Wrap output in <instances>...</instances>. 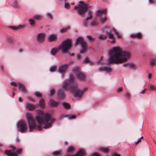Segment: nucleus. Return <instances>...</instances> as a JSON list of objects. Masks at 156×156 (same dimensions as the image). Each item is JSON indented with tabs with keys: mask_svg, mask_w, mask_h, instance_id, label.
<instances>
[{
	"mask_svg": "<svg viewBox=\"0 0 156 156\" xmlns=\"http://www.w3.org/2000/svg\"><path fill=\"white\" fill-rule=\"evenodd\" d=\"M73 74L69 76V79L66 80L62 86L65 90L70 89L73 92L75 97L80 98L84 93V91L87 90V87H84L83 90H80L77 86L73 84L74 77L76 76L77 78L83 81L85 78V75L82 72L79 67H76L73 69Z\"/></svg>",
	"mask_w": 156,
	"mask_h": 156,
	"instance_id": "f257e3e1",
	"label": "nucleus"
},
{
	"mask_svg": "<svg viewBox=\"0 0 156 156\" xmlns=\"http://www.w3.org/2000/svg\"><path fill=\"white\" fill-rule=\"evenodd\" d=\"M130 56L129 52L122 51L119 47H114L109 52L107 64L110 65L112 63H122L127 60Z\"/></svg>",
	"mask_w": 156,
	"mask_h": 156,
	"instance_id": "f03ea898",
	"label": "nucleus"
},
{
	"mask_svg": "<svg viewBox=\"0 0 156 156\" xmlns=\"http://www.w3.org/2000/svg\"><path fill=\"white\" fill-rule=\"evenodd\" d=\"M35 119L38 124L42 125L43 128L45 129L50 127L55 120L50 113H45L42 110L38 112Z\"/></svg>",
	"mask_w": 156,
	"mask_h": 156,
	"instance_id": "7ed1b4c3",
	"label": "nucleus"
},
{
	"mask_svg": "<svg viewBox=\"0 0 156 156\" xmlns=\"http://www.w3.org/2000/svg\"><path fill=\"white\" fill-rule=\"evenodd\" d=\"M26 119L29 126V131L31 132L33 130L37 128V129L41 130L42 129V127L41 125L36 126L34 120L33 119V115L28 113L26 115Z\"/></svg>",
	"mask_w": 156,
	"mask_h": 156,
	"instance_id": "20e7f679",
	"label": "nucleus"
},
{
	"mask_svg": "<svg viewBox=\"0 0 156 156\" xmlns=\"http://www.w3.org/2000/svg\"><path fill=\"white\" fill-rule=\"evenodd\" d=\"M71 40L68 38L63 41L61 44L59 46V48L61 50L63 53H67L72 47Z\"/></svg>",
	"mask_w": 156,
	"mask_h": 156,
	"instance_id": "39448f33",
	"label": "nucleus"
},
{
	"mask_svg": "<svg viewBox=\"0 0 156 156\" xmlns=\"http://www.w3.org/2000/svg\"><path fill=\"white\" fill-rule=\"evenodd\" d=\"M79 3L81 5L75 6L74 9L75 10L78 9L77 13L80 16L84 15V12L87 10L88 8V6L87 4L84 3L83 1H80Z\"/></svg>",
	"mask_w": 156,
	"mask_h": 156,
	"instance_id": "423d86ee",
	"label": "nucleus"
},
{
	"mask_svg": "<svg viewBox=\"0 0 156 156\" xmlns=\"http://www.w3.org/2000/svg\"><path fill=\"white\" fill-rule=\"evenodd\" d=\"M71 63H73V62H70L68 63L61 65L59 66L58 69V72L62 75H63L66 72V69L71 65Z\"/></svg>",
	"mask_w": 156,
	"mask_h": 156,
	"instance_id": "0eeeda50",
	"label": "nucleus"
},
{
	"mask_svg": "<svg viewBox=\"0 0 156 156\" xmlns=\"http://www.w3.org/2000/svg\"><path fill=\"white\" fill-rule=\"evenodd\" d=\"M17 127L19 128V131L20 132H23L27 129V126L26 123L23 121L19 122L17 125Z\"/></svg>",
	"mask_w": 156,
	"mask_h": 156,
	"instance_id": "6e6552de",
	"label": "nucleus"
},
{
	"mask_svg": "<svg viewBox=\"0 0 156 156\" xmlns=\"http://www.w3.org/2000/svg\"><path fill=\"white\" fill-rule=\"evenodd\" d=\"M88 14L89 16L86 17L83 22V25L85 27H87L88 26V21L89 20L91 19L92 17L93 13L91 11H89L88 12Z\"/></svg>",
	"mask_w": 156,
	"mask_h": 156,
	"instance_id": "1a4fd4ad",
	"label": "nucleus"
},
{
	"mask_svg": "<svg viewBox=\"0 0 156 156\" xmlns=\"http://www.w3.org/2000/svg\"><path fill=\"white\" fill-rule=\"evenodd\" d=\"M105 34H106L105 35L106 37H108L109 39H113L111 42L112 43H114L115 41V38L111 31L105 30Z\"/></svg>",
	"mask_w": 156,
	"mask_h": 156,
	"instance_id": "9d476101",
	"label": "nucleus"
},
{
	"mask_svg": "<svg viewBox=\"0 0 156 156\" xmlns=\"http://www.w3.org/2000/svg\"><path fill=\"white\" fill-rule=\"evenodd\" d=\"M99 70L101 71H105L107 73L111 72L112 71V68L107 66L100 67L98 68Z\"/></svg>",
	"mask_w": 156,
	"mask_h": 156,
	"instance_id": "9b49d317",
	"label": "nucleus"
},
{
	"mask_svg": "<svg viewBox=\"0 0 156 156\" xmlns=\"http://www.w3.org/2000/svg\"><path fill=\"white\" fill-rule=\"evenodd\" d=\"M45 34L44 33H40L37 36V40L40 42L43 41L45 39Z\"/></svg>",
	"mask_w": 156,
	"mask_h": 156,
	"instance_id": "f8f14e48",
	"label": "nucleus"
},
{
	"mask_svg": "<svg viewBox=\"0 0 156 156\" xmlns=\"http://www.w3.org/2000/svg\"><path fill=\"white\" fill-rule=\"evenodd\" d=\"M59 103V102L55 101L53 100L50 99L49 105L51 107H56L58 105Z\"/></svg>",
	"mask_w": 156,
	"mask_h": 156,
	"instance_id": "ddd939ff",
	"label": "nucleus"
},
{
	"mask_svg": "<svg viewBox=\"0 0 156 156\" xmlns=\"http://www.w3.org/2000/svg\"><path fill=\"white\" fill-rule=\"evenodd\" d=\"M12 150L14 153L15 154L14 156H18L19 154H21L22 152V149L19 148L17 150L16 148L14 147H12Z\"/></svg>",
	"mask_w": 156,
	"mask_h": 156,
	"instance_id": "4468645a",
	"label": "nucleus"
},
{
	"mask_svg": "<svg viewBox=\"0 0 156 156\" xmlns=\"http://www.w3.org/2000/svg\"><path fill=\"white\" fill-rule=\"evenodd\" d=\"M82 49V50L80 52V53L81 54H84L86 50L87 44L85 41L83 43L81 44Z\"/></svg>",
	"mask_w": 156,
	"mask_h": 156,
	"instance_id": "2eb2a0df",
	"label": "nucleus"
},
{
	"mask_svg": "<svg viewBox=\"0 0 156 156\" xmlns=\"http://www.w3.org/2000/svg\"><path fill=\"white\" fill-rule=\"evenodd\" d=\"M57 39V35L53 34H50L48 37V40L49 42H51Z\"/></svg>",
	"mask_w": 156,
	"mask_h": 156,
	"instance_id": "dca6fc26",
	"label": "nucleus"
},
{
	"mask_svg": "<svg viewBox=\"0 0 156 156\" xmlns=\"http://www.w3.org/2000/svg\"><path fill=\"white\" fill-rule=\"evenodd\" d=\"M18 87L19 90L22 92H25L26 91V89L24 84L19 83Z\"/></svg>",
	"mask_w": 156,
	"mask_h": 156,
	"instance_id": "f3484780",
	"label": "nucleus"
},
{
	"mask_svg": "<svg viewBox=\"0 0 156 156\" xmlns=\"http://www.w3.org/2000/svg\"><path fill=\"white\" fill-rule=\"evenodd\" d=\"M60 50V49L59 46L57 48H53L51 50V53L52 55L54 56Z\"/></svg>",
	"mask_w": 156,
	"mask_h": 156,
	"instance_id": "a211bd4d",
	"label": "nucleus"
},
{
	"mask_svg": "<svg viewBox=\"0 0 156 156\" xmlns=\"http://www.w3.org/2000/svg\"><path fill=\"white\" fill-rule=\"evenodd\" d=\"M57 96L61 99H64L65 97L64 92L60 90H58Z\"/></svg>",
	"mask_w": 156,
	"mask_h": 156,
	"instance_id": "6ab92c4d",
	"label": "nucleus"
},
{
	"mask_svg": "<svg viewBox=\"0 0 156 156\" xmlns=\"http://www.w3.org/2000/svg\"><path fill=\"white\" fill-rule=\"evenodd\" d=\"M75 147H73L70 146L66 149V151L68 153V156H71V152L74 150Z\"/></svg>",
	"mask_w": 156,
	"mask_h": 156,
	"instance_id": "aec40b11",
	"label": "nucleus"
},
{
	"mask_svg": "<svg viewBox=\"0 0 156 156\" xmlns=\"http://www.w3.org/2000/svg\"><path fill=\"white\" fill-rule=\"evenodd\" d=\"M107 11L106 9H103L102 10H97L95 12V15L96 16H100L103 13L106 12Z\"/></svg>",
	"mask_w": 156,
	"mask_h": 156,
	"instance_id": "412c9836",
	"label": "nucleus"
},
{
	"mask_svg": "<svg viewBox=\"0 0 156 156\" xmlns=\"http://www.w3.org/2000/svg\"><path fill=\"white\" fill-rule=\"evenodd\" d=\"M123 66L124 67H128L129 68H132V69H134L135 68V65L133 63H125L123 64Z\"/></svg>",
	"mask_w": 156,
	"mask_h": 156,
	"instance_id": "4be33fe9",
	"label": "nucleus"
},
{
	"mask_svg": "<svg viewBox=\"0 0 156 156\" xmlns=\"http://www.w3.org/2000/svg\"><path fill=\"white\" fill-rule=\"evenodd\" d=\"M84 41V40L82 37H79L76 39L75 44H81L83 43Z\"/></svg>",
	"mask_w": 156,
	"mask_h": 156,
	"instance_id": "5701e85b",
	"label": "nucleus"
},
{
	"mask_svg": "<svg viewBox=\"0 0 156 156\" xmlns=\"http://www.w3.org/2000/svg\"><path fill=\"white\" fill-rule=\"evenodd\" d=\"M26 106L29 110H34L35 108V106L31 104H26Z\"/></svg>",
	"mask_w": 156,
	"mask_h": 156,
	"instance_id": "b1692460",
	"label": "nucleus"
},
{
	"mask_svg": "<svg viewBox=\"0 0 156 156\" xmlns=\"http://www.w3.org/2000/svg\"><path fill=\"white\" fill-rule=\"evenodd\" d=\"M62 105L65 109H70L71 108L70 105L66 102H63L62 103Z\"/></svg>",
	"mask_w": 156,
	"mask_h": 156,
	"instance_id": "393cba45",
	"label": "nucleus"
},
{
	"mask_svg": "<svg viewBox=\"0 0 156 156\" xmlns=\"http://www.w3.org/2000/svg\"><path fill=\"white\" fill-rule=\"evenodd\" d=\"M13 38L11 36H8L6 39V41L9 43H12L13 42Z\"/></svg>",
	"mask_w": 156,
	"mask_h": 156,
	"instance_id": "a878e982",
	"label": "nucleus"
},
{
	"mask_svg": "<svg viewBox=\"0 0 156 156\" xmlns=\"http://www.w3.org/2000/svg\"><path fill=\"white\" fill-rule=\"evenodd\" d=\"M130 36L134 38V37H136L138 38H140L142 37V34L140 33L132 34Z\"/></svg>",
	"mask_w": 156,
	"mask_h": 156,
	"instance_id": "bb28decb",
	"label": "nucleus"
},
{
	"mask_svg": "<svg viewBox=\"0 0 156 156\" xmlns=\"http://www.w3.org/2000/svg\"><path fill=\"white\" fill-rule=\"evenodd\" d=\"M39 106L41 108H44L45 106L44 101L43 99H41L39 103Z\"/></svg>",
	"mask_w": 156,
	"mask_h": 156,
	"instance_id": "cd10ccee",
	"label": "nucleus"
},
{
	"mask_svg": "<svg viewBox=\"0 0 156 156\" xmlns=\"http://www.w3.org/2000/svg\"><path fill=\"white\" fill-rule=\"evenodd\" d=\"M23 27V25L22 26H19L18 27L16 26H11L9 27V28H11L13 30H18L20 28H21Z\"/></svg>",
	"mask_w": 156,
	"mask_h": 156,
	"instance_id": "c85d7f7f",
	"label": "nucleus"
},
{
	"mask_svg": "<svg viewBox=\"0 0 156 156\" xmlns=\"http://www.w3.org/2000/svg\"><path fill=\"white\" fill-rule=\"evenodd\" d=\"M100 151L103 153H107L109 149L108 148L102 147L99 148Z\"/></svg>",
	"mask_w": 156,
	"mask_h": 156,
	"instance_id": "c756f323",
	"label": "nucleus"
},
{
	"mask_svg": "<svg viewBox=\"0 0 156 156\" xmlns=\"http://www.w3.org/2000/svg\"><path fill=\"white\" fill-rule=\"evenodd\" d=\"M42 18V16L40 14L35 15L33 17V18L38 20H40Z\"/></svg>",
	"mask_w": 156,
	"mask_h": 156,
	"instance_id": "7c9ffc66",
	"label": "nucleus"
},
{
	"mask_svg": "<svg viewBox=\"0 0 156 156\" xmlns=\"http://www.w3.org/2000/svg\"><path fill=\"white\" fill-rule=\"evenodd\" d=\"M62 152V150H59L58 151H54L52 152V154L54 155H60L61 154V153Z\"/></svg>",
	"mask_w": 156,
	"mask_h": 156,
	"instance_id": "2f4dec72",
	"label": "nucleus"
},
{
	"mask_svg": "<svg viewBox=\"0 0 156 156\" xmlns=\"http://www.w3.org/2000/svg\"><path fill=\"white\" fill-rule=\"evenodd\" d=\"M156 63V58H154L152 59L150 61V65L153 66Z\"/></svg>",
	"mask_w": 156,
	"mask_h": 156,
	"instance_id": "473e14b6",
	"label": "nucleus"
},
{
	"mask_svg": "<svg viewBox=\"0 0 156 156\" xmlns=\"http://www.w3.org/2000/svg\"><path fill=\"white\" fill-rule=\"evenodd\" d=\"M57 69V67L55 66H52L50 67L49 68L50 72H55Z\"/></svg>",
	"mask_w": 156,
	"mask_h": 156,
	"instance_id": "72a5a7b5",
	"label": "nucleus"
},
{
	"mask_svg": "<svg viewBox=\"0 0 156 156\" xmlns=\"http://www.w3.org/2000/svg\"><path fill=\"white\" fill-rule=\"evenodd\" d=\"M76 114L71 115H67V117L68 118V119H74L76 118Z\"/></svg>",
	"mask_w": 156,
	"mask_h": 156,
	"instance_id": "f704fd0d",
	"label": "nucleus"
},
{
	"mask_svg": "<svg viewBox=\"0 0 156 156\" xmlns=\"http://www.w3.org/2000/svg\"><path fill=\"white\" fill-rule=\"evenodd\" d=\"M69 29V27H65V28H62L60 30V32L61 33H63L64 32H65L68 31Z\"/></svg>",
	"mask_w": 156,
	"mask_h": 156,
	"instance_id": "c9c22d12",
	"label": "nucleus"
},
{
	"mask_svg": "<svg viewBox=\"0 0 156 156\" xmlns=\"http://www.w3.org/2000/svg\"><path fill=\"white\" fill-rule=\"evenodd\" d=\"M12 5L13 7L16 8H18L20 6V5L18 4V2L17 1H15L14 2Z\"/></svg>",
	"mask_w": 156,
	"mask_h": 156,
	"instance_id": "e433bc0d",
	"label": "nucleus"
},
{
	"mask_svg": "<svg viewBox=\"0 0 156 156\" xmlns=\"http://www.w3.org/2000/svg\"><path fill=\"white\" fill-rule=\"evenodd\" d=\"M34 94L37 98H42V95L39 92H34Z\"/></svg>",
	"mask_w": 156,
	"mask_h": 156,
	"instance_id": "4c0bfd02",
	"label": "nucleus"
},
{
	"mask_svg": "<svg viewBox=\"0 0 156 156\" xmlns=\"http://www.w3.org/2000/svg\"><path fill=\"white\" fill-rule=\"evenodd\" d=\"M98 25V23L97 21L94 20L92 21L91 23V25L92 27H94V26H97Z\"/></svg>",
	"mask_w": 156,
	"mask_h": 156,
	"instance_id": "58836bf2",
	"label": "nucleus"
},
{
	"mask_svg": "<svg viewBox=\"0 0 156 156\" xmlns=\"http://www.w3.org/2000/svg\"><path fill=\"white\" fill-rule=\"evenodd\" d=\"M46 15L47 17L51 19H52L53 18V15L50 12H47L46 13Z\"/></svg>",
	"mask_w": 156,
	"mask_h": 156,
	"instance_id": "ea45409f",
	"label": "nucleus"
},
{
	"mask_svg": "<svg viewBox=\"0 0 156 156\" xmlns=\"http://www.w3.org/2000/svg\"><path fill=\"white\" fill-rule=\"evenodd\" d=\"M85 151L84 150H80L77 153L80 156H83L84 155Z\"/></svg>",
	"mask_w": 156,
	"mask_h": 156,
	"instance_id": "a19ab883",
	"label": "nucleus"
},
{
	"mask_svg": "<svg viewBox=\"0 0 156 156\" xmlns=\"http://www.w3.org/2000/svg\"><path fill=\"white\" fill-rule=\"evenodd\" d=\"M107 21V17L105 16L104 18H102L100 20V22L104 24L105 22Z\"/></svg>",
	"mask_w": 156,
	"mask_h": 156,
	"instance_id": "79ce46f5",
	"label": "nucleus"
},
{
	"mask_svg": "<svg viewBox=\"0 0 156 156\" xmlns=\"http://www.w3.org/2000/svg\"><path fill=\"white\" fill-rule=\"evenodd\" d=\"M50 94L51 96H52L55 94V91L54 88H51L50 90Z\"/></svg>",
	"mask_w": 156,
	"mask_h": 156,
	"instance_id": "37998d69",
	"label": "nucleus"
},
{
	"mask_svg": "<svg viewBox=\"0 0 156 156\" xmlns=\"http://www.w3.org/2000/svg\"><path fill=\"white\" fill-rule=\"evenodd\" d=\"M98 38L99 39L101 40L105 39L107 38L106 35H103L102 34L100 35Z\"/></svg>",
	"mask_w": 156,
	"mask_h": 156,
	"instance_id": "c03bdc74",
	"label": "nucleus"
},
{
	"mask_svg": "<svg viewBox=\"0 0 156 156\" xmlns=\"http://www.w3.org/2000/svg\"><path fill=\"white\" fill-rule=\"evenodd\" d=\"M111 155L112 156H121L120 154H118L115 152H112L111 153Z\"/></svg>",
	"mask_w": 156,
	"mask_h": 156,
	"instance_id": "a18cd8bd",
	"label": "nucleus"
},
{
	"mask_svg": "<svg viewBox=\"0 0 156 156\" xmlns=\"http://www.w3.org/2000/svg\"><path fill=\"white\" fill-rule=\"evenodd\" d=\"M84 61L85 62H88L90 64V65H92L93 64V62H90L89 61V59L88 58H85L84 60Z\"/></svg>",
	"mask_w": 156,
	"mask_h": 156,
	"instance_id": "49530a36",
	"label": "nucleus"
},
{
	"mask_svg": "<svg viewBox=\"0 0 156 156\" xmlns=\"http://www.w3.org/2000/svg\"><path fill=\"white\" fill-rule=\"evenodd\" d=\"M87 37L90 41H93L94 40V38L91 35H87Z\"/></svg>",
	"mask_w": 156,
	"mask_h": 156,
	"instance_id": "de8ad7c7",
	"label": "nucleus"
},
{
	"mask_svg": "<svg viewBox=\"0 0 156 156\" xmlns=\"http://www.w3.org/2000/svg\"><path fill=\"white\" fill-rule=\"evenodd\" d=\"M10 84L12 86H13L15 87L16 86H18V83H16L14 81H12L10 83Z\"/></svg>",
	"mask_w": 156,
	"mask_h": 156,
	"instance_id": "09e8293b",
	"label": "nucleus"
},
{
	"mask_svg": "<svg viewBox=\"0 0 156 156\" xmlns=\"http://www.w3.org/2000/svg\"><path fill=\"white\" fill-rule=\"evenodd\" d=\"M64 7L66 9H69L70 8V5L69 3H68L66 2L65 4Z\"/></svg>",
	"mask_w": 156,
	"mask_h": 156,
	"instance_id": "8fccbe9b",
	"label": "nucleus"
},
{
	"mask_svg": "<svg viewBox=\"0 0 156 156\" xmlns=\"http://www.w3.org/2000/svg\"><path fill=\"white\" fill-rule=\"evenodd\" d=\"M151 90H155L156 88L152 85L151 84L149 87Z\"/></svg>",
	"mask_w": 156,
	"mask_h": 156,
	"instance_id": "3c124183",
	"label": "nucleus"
},
{
	"mask_svg": "<svg viewBox=\"0 0 156 156\" xmlns=\"http://www.w3.org/2000/svg\"><path fill=\"white\" fill-rule=\"evenodd\" d=\"M29 22L31 25H33L35 23L34 20L33 19H30L29 20Z\"/></svg>",
	"mask_w": 156,
	"mask_h": 156,
	"instance_id": "603ef678",
	"label": "nucleus"
},
{
	"mask_svg": "<svg viewBox=\"0 0 156 156\" xmlns=\"http://www.w3.org/2000/svg\"><path fill=\"white\" fill-rule=\"evenodd\" d=\"M123 88L122 87H119L117 90V92H119L122 91Z\"/></svg>",
	"mask_w": 156,
	"mask_h": 156,
	"instance_id": "864d4df0",
	"label": "nucleus"
},
{
	"mask_svg": "<svg viewBox=\"0 0 156 156\" xmlns=\"http://www.w3.org/2000/svg\"><path fill=\"white\" fill-rule=\"evenodd\" d=\"M109 28L110 27L108 26H106L105 27V28L102 31H104V32H105V31H108V29H109Z\"/></svg>",
	"mask_w": 156,
	"mask_h": 156,
	"instance_id": "5fc2aeb1",
	"label": "nucleus"
},
{
	"mask_svg": "<svg viewBox=\"0 0 156 156\" xmlns=\"http://www.w3.org/2000/svg\"><path fill=\"white\" fill-rule=\"evenodd\" d=\"M90 156H101L100 155L97 153H94Z\"/></svg>",
	"mask_w": 156,
	"mask_h": 156,
	"instance_id": "6e6d98bb",
	"label": "nucleus"
},
{
	"mask_svg": "<svg viewBox=\"0 0 156 156\" xmlns=\"http://www.w3.org/2000/svg\"><path fill=\"white\" fill-rule=\"evenodd\" d=\"M61 118L67 117V115L62 114L60 115Z\"/></svg>",
	"mask_w": 156,
	"mask_h": 156,
	"instance_id": "4d7b16f0",
	"label": "nucleus"
},
{
	"mask_svg": "<svg viewBox=\"0 0 156 156\" xmlns=\"http://www.w3.org/2000/svg\"><path fill=\"white\" fill-rule=\"evenodd\" d=\"M113 31H114V33H115L116 35L118 34H119V33L118 32L117 30L115 29L114 28L113 29Z\"/></svg>",
	"mask_w": 156,
	"mask_h": 156,
	"instance_id": "13d9d810",
	"label": "nucleus"
},
{
	"mask_svg": "<svg viewBox=\"0 0 156 156\" xmlns=\"http://www.w3.org/2000/svg\"><path fill=\"white\" fill-rule=\"evenodd\" d=\"M146 90H147V89H145L143 90L142 91V92H140V93L142 94H144L145 93V92H146Z\"/></svg>",
	"mask_w": 156,
	"mask_h": 156,
	"instance_id": "bf43d9fd",
	"label": "nucleus"
},
{
	"mask_svg": "<svg viewBox=\"0 0 156 156\" xmlns=\"http://www.w3.org/2000/svg\"><path fill=\"white\" fill-rule=\"evenodd\" d=\"M126 97L128 98H129V97H130V95H129V94L128 93V92H127L126 94Z\"/></svg>",
	"mask_w": 156,
	"mask_h": 156,
	"instance_id": "052dcab7",
	"label": "nucleus"
},
{
	"mask_svg": "<svg viewBox=\"0 0 156 156\" xmlns=\"http://www.w3.org/2000/svg\"><path fill=\"white\" fill-rule=\"evenodd\" d=\"M151 73H149L148 75V78L149 79H150L151 78Z\"/></svg>",
	"mask_w": 156,
	"mask_h": 156,
	"instance_id": "680f3d73",
	"label": "nucleus"
},
{
	"mask_svg": "<svg viewBox=\"0 0 156 156\" xmlns=\"http://www.w3.org/2000/svg\"><path fill=\"white\" fill-rule=\"evenodd\" d=\"M116 36L118 38H121L122 37V35L119 34V33L117 34Z\"/></svg>",
	"mask_w": 156,
	"mask_h": 156,
	"instance_id": "e2e57ef3",
	"label": "nucleus"
},
{
	"mask_svg": "<svg viewBox=\"0 0 156 156\" xmlns=\"http://www.w3.org/2000/svg\"><path fill=\"white\" fill-rule=\"evenodd\" d=\"M18 100L19 102H21L23 101V100L22 98L20 97L19 98Z\"/></svg>",
	"mask_w": 156,
	"mask_h": 156,
	"instance_id": "0e129e2a",
	"label": "nucleus"
},
{
	"mask_svg": "<svg viewBox=\"0 0 156 156\" xmlns=\"http://www.w3.org/2000/svg\"><path fill=\"white\" fill-rule=\"evenodd\" d=\"M28 99L31 101H32V102H34V100L33 98H28Z\"/></svg>",
	"mask_w": 156,
	"mask_h": 156,
	"instance_id": "69168bd1",
	"label": "nucleus"
},
{
	"mask_svg": "<svg viewBox=\"0 0 156 156\" xmlns=\"http://www.w3.org/2000/svg\"><path fill=\"white\" fill-rule=\"evenodd\" d=\"M148 1L149 2H150L151 4H153L154 3L153 2V0H148Z\"/></svg>",
	"mask_w": 156,
	"mask_h": 156,
	"instance_id": "338daca9",
	"label": "nucleus"
},
{
	"mask_svg": "<svg viewBox=\"0 0 156 156\" xmlns=\"http://www.w3.org/2000/svg\"><path fill=\"white\" fill-rule=\"evenodd\" d=\"M71 156H80L78 154V153H77L75 154L72 155Z\"/></svg>",
	"mask_w": 156,
	"mask_h": 156,
	"instance_id": "774afa93",
	"label": "nucleus"
}]
</instances>
